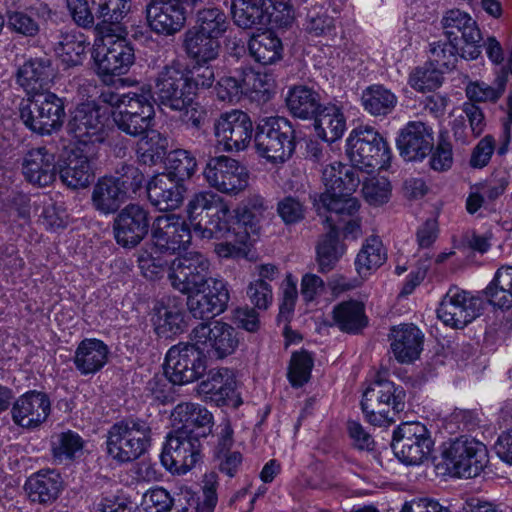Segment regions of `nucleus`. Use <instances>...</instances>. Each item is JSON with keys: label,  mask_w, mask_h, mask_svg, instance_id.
<instances>
[{"label": "nucleus", "mask_w": 512, "mask_h": 512, "mask_svg": "<svg viewBox=\"0 0 512 512\" xmlns=\"http://www.w3.org/2000/svg\"><path fill=\"white\" fill-rule=\"evenodd\" d=\"M187 219L194 232L203 239L227 233L225 222L233 218L228 202L213 191H200L186 205Z\"/></svg>", "instance_id": "obj_1"}, {"label": "nucleus", "mask_w": 512, "mask_h": 512, "mask_svg": "<svg viewBox=\"0 0 512 512\" xmlns=\"http://www.w3.org/2000/svg\"><path fill=\"white\" fill-rule=\"evenodd\" d=\"M346 153L357 169L366 173L386 169L391 151L384 138L370 126L353 129L346 140Z\"/></svg>", "instance_id": "obj_2"}, {"label": "nucleus", "mask_w": 512, "mask_h": 512, "mask_svg": "<svg viewBox=\"0 0 512 512\" xmlns=\"http://www.w3.org/2000/svg\"><path fill=\"white\" fill-rule=\"evenodd\" d=\"M192 497L188 490L172 496L166 489L155 487L148 490L143 496L142 505L147 512H167L172 507L186 510V502Z\"/></svg>", "instance_id": "obj_43"}, {"label": "nucleus", "mask_w": 512, "mask_h": 512, "mask_svg": "<svg viewBox=\"0 0 512 512\" xmlns=\"http://www.w3.org/2000/svg\"><path fill=\"white\" fill-rule=\"evenodd\" d=\"M249 52L255 61L263 64H272L282 57V43L280 39L270 32L253 36L248 44Z\"/></svg>", "instance_id": "obj_46"}, {"label": "nucleus", "mask_w": 512, "mask_h": 512, "mask_svg": "<svg viewBox=\"0 0 512 512\" xmlns=\"http://www.w3.org/2000/svg\"><path fill=\"white\" fill-rule=\"evenodd\" d=\"M65 116L62 99L53 93L37 94L22 106L20 117L31 131L45 135L60 129Z\"/></svg>", "instance_id": "obj_9"}, {"label": "nucleus", "mask_w": 512, "mask_h": 512, "mask_svg": "<svg viewBox=\"0 0 512 512\" xmlns=\"http://www.w3.org/2000/svg\"><path fill=\"white\" fill-rule=\"evenodd\" d=\"M145 14L148 26L158 35L173 36L186 23V9L176 0H150Z\"/></svg>", "instance_id": "obj_21"}, {"label": "nucleus", "mask_w": 512, "mask_h": 512, "mask_svg": "<svg viewBox=\"0 0 512 512\" xmlns=\"http://www.w3.org/2000/svg\"><path fill=\"white\" fill-rule=\"evenodd\" d=\"M97 18L104 23H120L130 9L129 0H91Z\"/></svg>", "instance_id": "obj_59"}, {"label": "nucleus", "mask_w": 512, "mask_h": 512, "mask_svg": "<svg viewBox=\"0 0 512 512\" xmlns=\"http://www.w3.org/2000/svg\"><path fill=\"white\" fill-rule=\"evenodd\" d=\"M52 69L49 61L30 59L17 72V82L28 94L37 95L51 81Z\"/></svg>", "instance_id": "obj_39"}, {"label": "nucleus", "mask_w": 512, "mask_h": 512, "mask_svg": "<svg viewBox=\"0 0 512 512\" xmlns=\"http://www.w3.org/2000/svg\"><path fill=\"white\" fill-rule=\"evenodd\" d=\"M152 240L159 252L173 254L187 248L191 231L180 215L164 214L156 217L152 224Z\"/></svg>", "instance_id": "obj_20"}, {"label": "nucleus", "mask_w": 512, "mask_h": 512, "mask_svg": "<svg viewBox=\"0 0 512 512\" xmlns=\"http://www.w3.org/2000/svg\"><path fill=\"white\" fill-rule=\"evenodd\" d=\"M137 143V153L144 164H155L166 154L168 140L160 132L147 129Z\"/></svg>", "instance_id": "obj_49"}, {"label": "nucleus", "mask_w": 512, "mask_h": 512, "mask_svg": "<svg viewBox=\"0 0 512 512\" xmlns=\"http://www.w3.org/2000/svg\"><path fill=\"white\" fill-rule=\"evenodd\" d=\"M173 426L178 431H185L189 436L207 437L213 426V416L199 404L185 402L178 404L171 414Z\"/></svg>", "instance_id": "obj_27"}, {"label": "nucleus", "mask_w": 512, "mask_h": 512, "mask_svg": "<svg viewBox=\"0 0 512 512\" xmlns=\"http://www.w3.org/2000/svg\"><path fill=\"white\" fill-rule=\"evenodd\" d=\"M186 192L185 186L171 177L159 174L147 185L148 199L160 211L175 210L180 207Z\"/></svg>", "instance_id": "obj_31"}, {"label": "nucleus", "mask_w": 512, "mask_h": 512, "mask_svg": "<svg viewBox=\"0 0 512 512\" xmlns=\"http://www.w3.org/2000/svg\"><path fill=\"white\" fill-rule=\"evenodd\" d=\"M88 43L80 33H65L61 35L56 52L67 66H77L82 63Z\"/></svg>", "instance_id": "obj_52"}, {"label": "nucleus", "mask_w": 512, "mask_h": 512, "mask_svg": "<svg viewBox=\"0 0 512 512\" xmlns=\"http://www.w3.org/2000/svg\"><path fill=\"white\" fill-rule=\"evenodd\" d=\"M445 37L459 41L462 46V58L474 60L481 54L482 39L479 28L471 16L459 9L448 10L442 18Z\"/></svg>", "instance_id": "obj_18"}, {"label": "nucleus", "mask_w": 512, "mask_h": 512, "mask_svg": "<svg viewBox=\"0 0 512 512\" xmlns=\"http://www.w3.org/2000/svg\"><path fill=\"white\" fill-rule=\"evenodd\" d=\"M151 441L149 424L139 418H127L114 423L107 435V453L119 463L138 459Z\"/></svg>", "instance_id": "obj_3"}, {"label": "nucleus", "mask_w": 512, "mask_h": 512, "mask_svg": "<svg viewBox=\"0 0 512 512\" xmlns=\"http://www.w3.org/2000/svg\"><path fill=\"white\" fill-rule=\"evenodd\" d=\"M478 304L469 292L451 287L437 308V317L446 326L462 329L479 316Z\"/></svg>", "instance_id": "obj_19"}, {"label": "nucleus", "mask_w": 512, "mask_h": 512, "mask_svg": "<svg viewBox=\"0 0 512 512\" xmlns=\"http://www.w3.org/2000/svg\"><path fill=\"white\" fill-rule=\"evenodd\" d=\"M116 174L117 176L112 177L117 186L124 192L126 199L130 198L132 194H136L143 185L144 175L133 165H122Z\"/></svg>", "instance_id": "obj_63"}, {"label": "nucleus", "mask_w": 512, "mask_h": 512, "mask_svg": "<svg viewBox=\"0 0 512 512\" xmlns=\"http://www.w3.org/2000/svg\"><path fill=\"white\" fill-rule=\"evenodd\" d=\"M342 248L338 243V230L330 229L317 246V259L322 272L333 268L342 255Z\"/></svg>", "instance_id": "obj_58"}, {"label": "nucleus", "mask_w": 512, "mask_h": 512, "mask_svg": "<svg viewBox=\"0 0 512 512\" xmlns=\"http://www.w3.org/2000/svg\"><path fill=\"white\" fill-rule=\"evenodd\" d=\"M441 457L451 474L463 478L476 477L488 463L486 446L466 436L443 443Z\"/></svg>", "instance_id": "obj_4"}, {"label": "nucleus", "mask_w": 512, "mask_h": 512, "mask_svg": "<svg viewBox=\"0 0 512 512\" xmlns=\"http://www.w3.org/2000/svg\"><path fill=\"white\" fill-rule=\"evenodd\" d=\"M316 206L329 229L336 230L341 222H345L347 217H353L360 208L359 201L352 195L342 196L335 192L322 193Z\"/></svg>", "instance_id": "obj_32"}, {"label": "nucleus", "mask_w": 512, "mask_h": 512, "mask_svg": "<svg viewBox=\"0 0 512 512\" xmlns=\"http://www.w3.org/2000/svg\"><path fill=\"white\" fill-rule=\"evenodd\" d=\"M149 214L138 204L123 208L114 221L117 243L124 247L138 245L148 233Z\"/></svg>", "instance_id": "obj_22"}, {"label": "nucleus", "mask_w": 512, "mask_h": 512, "mask_svg": "<svg viewBox=\"0 0 512 512\" xmlns=\"http://www.w3.org/2000/svg\"><path fill=\"white\" fill-rule=\"evenodd\" d=\"M11 413L17 425L24 428L38 427L50 413L49 398L42 392H27L15 401Z\"/></svg>", "instance_id": "obj_28"}, {"label": "nucleus", "mask_w": 512, "mask_h": 512, "mask_svg": "<svg viewBox=\"0 0 512 512\" xmlns=\"http://www.w3.org/2000/svg\"><path fill=\"white\" fill-rule=\"evenodd\" d=\"M267 205L259 195L247 198L242 211L233 215L231 221L236 225L235 234L239 242H249L252 236L258 234L259 222L263 218Z\"/></svg>", "instance_id": "obj_36"}, {"label": "nucleus", "mask_w": 512, "mask_h": 512, "mask_svg": "<svg viewBox=\"0 0 512 512\" xmlns=\"http://www.w3.org/2000/svg\"><path fill=\"white\" fill-rule=\"evenodd\" d=\"M196 167L197 161L189 151L177 149L171 151L167 156L168 173L166 175H171L172 178L182 183L195 173Z\"/></svg>", "instance_id": "obj_55"}, {"label": "nucleus", "mask_w": 512, "mask_h": 512, "mask_svg": "<svg viewBox=\"0 0 512 512\" xmlns=\"http://www.w3.org/2000/svg\"><path fill=\"white\" fill-rule=\"evenodd\" d=\"M386 261V253L379 237L371 236L366 239L359 251L355 266L361 277H367Z\"/></svg>", "instance_id": "obj_47"}, {"label": "nucleus", "mask_w": 512, "mask_h": 512, "mask_svg": "<svg viewBox=\"0 0 512 512\" xmlns=\"http://www.w3.org/2000/svg\"><path fill=\"white\" fill-rule=\"evenodd\" d=\"M315 129L317 135L326 142L340 139L346 130V119L338 106L329 104L316 114Z\"/></svg>", "instance_id": "obj_40"}, {"label": "nucleus", "mask_w": 512, "mask_h": 512, "mask_svg": "<svg viewBox=\"0 0 512 512\" xmlns=\"http://www.w3.org/2000/svg\"><path fill=\"white\" fill-rule=\"evenodd\" d=\"M152 99L151 87L149 85H143L138 91L125 94L119 111H132L136 114H143L141 110L146 111V113L155 112Z\"/></svg>", "instance_id": "obj_61"}, {"label": "nucleus", "mask_w": 512, "mask_h": 512, "mask_svg": "<svg viewBox=\"0 0 512 512\" xmlns=\"http://www.w3.org/2000/svg\"><path fill=\"white\" fill-rule=\"evenodd\" d=\"M286 105L290 113L300 119H310L321 109L319 94L303 85L289 89Z\"/></svg>", "instance_id": "obj_41"}, {"label": "nucleus", "mask_w": 512, "mask_h": 512, "mask_svg": "<svg viewBox=\"0 0 512 512\" xmlns=\"http://www.w3.org/2000/svg\"><path fill=\"white\" fill-rule=\"evenodd\" d=\"M333 319L341 331L357 333L366 325L364 306L358 301H344L333 309Z\"/></svg>", "instance_id": "obj_45"}, {"label": "nucleus", "mask_w": 512, "mask_h": 512, "mask_svg": "<svg viewBox=\"0 0 512 512\" xmlns=\"http://www.w3.org/2000/svg\"><path fill=\"white\" fill-rule=\"evenodd\" d=\"M168 278L173 288L181 293L199 291L209 280L212 282L210 262L200 252H186L171 262Z\"/></svg>", "instance_id": "obj_11"}, {"label": "nucleus", "mask_w": 512, "mask_h": 512, "mask_svg": "<svg viewBox=\"0 0 512 512\" xmlns=\"http://www.w3.org/2000/svg\"><path fill=\"white\" fill-rule=\"evenodd\" d=\"M111 111L88 101L81 103L74 110L67 125V132L78 145L88 148L96 143H103L108 136V121Z\"/></svg>", "instance_id": "obj_7"}, {"label": "nucleus", "mask_w": 512, "mask_h": 512, "mask_svg": "<svg viewBox=\"0 0 512 512\" xmlns=\"http://www.w3.org/2000/svg\"><path fill=\"white\" fill-rule=\"evenodd\" d=\"M96 73L103 82L126 74L135 60L134 49L124 38L106 36L93 51Z\"/></svg>", "instance_id": "obj_8"}, {"label": "nucleus", "mask_w": 512, "mask_h": 512, "mask_svg": "<svg viewBox=\"0 0 512 512\" xmlns=\"http://www.w3.org/2000/svg\"><path fill=\"white\" fill-rule=\"evenodd\" d=\"M202 174L208 186L222 194L237 195L248 186L247 169L225 155L209 158Z\"/></svg>", "instance_id": "obj_12"}, {"label": "nucleus", "mask_w": 512, "mask_h": 512, "mask_svg": "<svg viewBox=\"0 0 512 512\" xmlns=\"http://www.w3.org/2000/svg\"><path fill=\"white\" fill-rule=\"evenodd\" d=\"M313 367V359L306 352L294 353L291 358L288 377L294 387H301L308 382Z\"/></svg>", "instance_id": "obj_62"}, {"label": "nucleus", "mask_w": 512, "mask_h": 512, "mask_svg": "<svg viewBox=\"0 0 512 512\" xmlns=\"http://www.w3.org/2000/svg\"><path fill=\"white\" fill-rule=\"evenodd\" d=\"M205 356L195 342L171 347L165 358V375L173 384L183 385L198 380L206 371Z\"/></svg>", "instance_id": "obj_10"}, {"label": "nucleus", "mask_w": 512, "mask_h": 512, "mask_svg": "<svg viewBox=\"0 0 512 512\" xmlns=\"http://www.w3.org/2000/svg\"><path fill=\"white\" fill-rule=\"evenodd\" d=\"M263 0H232L231 13L234 23L243 29L267 24V14L262 7Z\"/></svg>", "instance_id": "obj_44"}, {"label": "nucleus", "mask_w": 512, "mask_h": 512, "mask_svg": "<svg viewBox=\"0 0 512 512\" xmlns=\"http://www.w3.org/2000/svg\"><path fill=\"white\" fill-rule=\"evenodd\" d=\"M152 323L159 337L171 338L186 329L185 312L176 298L163 299L154 306Z\"/></svg>", "instance_id": "obj_30"}, {"label": "nucleus", "mask_w": 512, "mask_h": 512, "mask_svg": "<svg viewBox=\"0 0 512 512\" xmlns=\"http://www.w3.org/2000/svg\"><path fill=\"white\" fill-rule=\"evenodd\" d=\"M155 95L160 106L174 110H183L194 97L190 90L187 73L178 65L163 67L155 78Z\"/></svg>", "instance_id": "obj_15"}, {"label": "nucleus", "mask_w": 512, "mask_h": 512, "mask_svg": "<svg viewBox=\"0 0 512 512\" xmlns=\"http://www.w3.org/2000/svg\"><path fill=\"white\" fill-rule=\"evenodd\" d=\"M443 82L442 71L432 65L415 68L408 78V84L416 91L425 93L434 91Z\"/></svg>", "instance_id": "obj_57"}, {"label": "nucleus", "mask_w": 512, "mask_h": 512, "mask_svg": "<svg viewBox=\"0 0 512 512\" xmlns=\"http://www.w3.org/2000/svg\"><path fill=\"white\" fill-rule=\"evenodd\" d=\"M361 407L370 424L389 425L405 408V392L391 381H376L365 390Z\"/></svg>", "instance_id": "obj_5"}, {"label": "nucleus", "mask_w": 512, "mask_h": 512, "mask_svg": "<svg viewBox=\"0 0 512 512\" xmlns=\"http://www.w3.org/2000/svg\"><path fill=\"white\" fill-rule=\"evenodd\" d=\"M201 442L197 436H189L185 431L169 433L161 453L162 464L171 472L185 474L200 459Z\"/></svg>", "instance_id": "obj_16"}, {"label": "nucleus", "mask_w": 512, "mask_h": 512, "mask_svg": "<svg viewBox=\"0 0 512 512\" xmlns=\"http://www.w3.org/2000/svg\"><path fill=\"white\" fill-rule=\"evenodd\" d=\"M484 292L491 305L502 310L512 308V267H500Z\"/></svg>", "instance_id": "obj_42"}, {"label": "nucleus", "mask_w": 512, "mask_h": 512, "mask_svg": "<svg viewBox=\"0 0 512 512\" xmlns=\"http://www.w3.org/2000/svg\"><path fill=\"white\" fill-rule=\"evenodd\" d=\"M262 7L267 14V24L286 27L294 20V9L290 0H263Z\"/></svg>", "instance_id": "obj_60"}, {"label": "nucleus", "mask_w": 512, "mask_h": 512, "mask_svg": "<svg viewBox=\"0 0 512 512\" xmlns=\"http://www.w3.org/2000/svg\"><path fill=\"white\" fill-rule=\"evenodd\" d=\"M361 99L364 109L374 116L391 113L397 104V97L382 85L368 87Z\"/></svg>", "instance_id": "obj_48"}, {"label": "nucleus", "mask_w": 512, "mask_h": 512, "mask_svg": "<svg viewBox=\"0 0 512 512\" xmlns=\"http://www.w3.org/2000/svg\"><path fill=\"white\" fill-rule=\"evenodd\" d=\"M241 82L243 95L258 101H266L273 88V81L267 74L253 70L245 71Z\"/></svg>", "instance_id": "obj_56"}, {"label": "nucleus", "mask_w": 512, "mask_h": 512, "mask_svg": "<svg viewBox=\"0 0 512 512\" xmlns=\"http://www.w3.org/2000/svg\"><path fill=\"white\" fill-rule=\"evenodd\" d=\"M462 44L459 41L439 40L430 44V60L436 67L441 69H451L455 67L458 56L462 57Z\"/></svg>", "instance_id": "obj_54"}, {"label": "nucleus", "mask_w": 512, "mask_h": 512, "mask_svg": "<svg viewBox=\"0 0 512 512\" xmlns=\"http://www.w3.org/2000/svg\"><path fill=\"white\" fill-rule=\"evenodd\" d=\"M396 142L405 160H422L432 151L433 129L421 121H410L401 129Z\"/></svg>", "instance_id": "obj_24"}, {"label": "nucleus", "mask_w": 512, "mask_h": 512, "mask_svg": "<svg viewBox=\"0 0 512 512\" xmlns=\"http://www.w3.org/2000/svg\"><path fill=\"white\" fill-rule=\"evenodd\" d=\"M63 184L72 189L87 187L94 179L93 151L76 146L71 149L59 170Z\"/></svg>", "instance_id": "obj_26"}, {"label": "nucleus", "mask_w": 512, "mask_h": 512, "mask_svg": "<svg viewBox=\"0 0 512 512\" xmlns=\"http://www.w3.org/2000/svg\"><path fill=\"white\" fill-rule=\"evenodd\" d=\"M226 14L218 8H205L197 12L193 29L219 40L229 28Z\"/></svg>", "instance_id": "obj_50"}, {"label": "nucleus", "mask_w": 512, "mask_h": 512, "mask_svg": "<svg viewBox=\"0 0 512 512\" xmlns=\"http://www.w3.org/2000/svg\"><path fill=\"white\" fill-rule=\"evenodd\" d=\"M83 448L84 440L71 430L55 434L51 440L52 455L59 462L73 460L82 453Z\"/></svg>", "instance_id": "obj_51"}, {"label": "nucleus", "mask_w": 512, "mask_h": 512, "mask_svg": "<svg viewBox=\"0 0 512 512\" xmlns=\"http://www.w3.org/2000/svg\"><path fill=\"white\" fill-rule=\"evenodd\" d=\"M92 205L101 214L115 213L127 200L124 192L114 181L112 176H104L98 179L92 191Z\"/></svg>", "instance_id": "obj_38"}, {"label": "nucleus", "mask_w": 512, "mask_h": 512, "mask_svg": "<svg viewBox=\"0 0 512 512\" xmlns=\"http://www.w3.org/2000/svg\"><path fill=\"white\" fill-rule=\"evenodd\" d=\"M187 307L193 317L209 319L222 313L229 301V292L224 281L212 279V285H208V292L204 288L199 291L187 293Z\"/></svg>", "instance_id": "obj_25"}, {"label": "nucleus", "mask_w": 512, "mask_h": 512, "mask_svg": "<svg viewBox=\"0 0 512 512\" xmlns=\"http://www.w3.org/2000/svg\"><path fill=\"white\" fill-rule=\"evenodd\" d=\"M141 112L143 114L132 111H111V115L121 131L131 136H140L150 128L155 115V112L146 113L143 110Z\"/></svg>", "instance_id": "obj_53"}, {"label": "nucleus", "mask_w": 512, "mask_h": 512, "mask_svg": "<svg viewBox=\"0 0 512 512\" xmlns=\"http://www.w3.org/2000/svg\"><path fill=\"white\" fill-rule=\"evenodd\" d=\"M198 392L218 406L238 407L242 400L236 391V378L232 370L220 368L210 370L206 379L198 385Z\"/></svg>", "instance_id": "obj_23"}, {"label": "nucleus", "mask_w": 512, "mask_h": 512, "mask_svg": "<svg viewBox=\"0 0 512 512\" xmlns=\"http://www.w3.org/2000/svg\"><path fill=\"white\" fill-rule=\"evenodd\" d=\"M205 358L223 359L231 355L238 347L239 340L235 329L223 322L200 323L191 333Z\"/></svg>", "instance_id": "obj_13"}, {"label": "nucleus", "mask_w": 512, "mask_h": 512, "mask_svg": "<svg viewBox=\"0 0 512 512\" xmlns=\"http://www.w3.org/2000/svg\"><path fill=\"white\" fill-rule=\"evenodd\" d=\"M63 488V480L55 470H40L31 475L25 483V489L32 502L50 504L54 502Z\"/></svg>", "instance_id": "obj_35"}, {"label": "nucleus", "mask_w": 512, "mask_h": 512, "mask_svg": "<svg viewBox=\"0 0 512 512\" xmlns=\"http://www.w3.org/2000/svg\"><path fill=\"white\" fill-rule=\"evenodd\" d=\"M294 129L284 117L262 119L255 134L257 152L268 161L284 162L291 157L295 149Z\"/></svg>", "instance_id": "obj_6"}, {"label": "nucleus", "mask_w": 512, "mask_h": 512, "mask_svg": "<svg viewBox=\"0 0 512 512\" xmlns=\"http://www.w3.org/2000/svg\"><path fill=\"white\" fill-rule=\"evenodd\" d=\"M392 446L401 462L419 465L428 458L433 442L425 425L408 422L394 431Z\"/></svg>", "instance_id": "obj_14"}, {"label": "nucleus", "mask_w": 512, "mask_h": 512, "mask_svg": "<svg viewBox=\"0 0 512 512\" xmlns=\"http://www.w3.org/2000/svg\"><path fill=\"white\" fill-rule=\"evenodd\" d=\"M391 351L400 363H411L422 351L423 334L413 324L394 326L389 334Z\"/></svg>", "instance_id": "obj_33"}, {"label": "nucleus", "mask_w": 512, "mask_h": 512, "mask_svg": "<svg viewBox=\"0 0 512 512\" xmlns=\"http://www.w3.org/2000/svg\"><path fill=\"white\" fill-rule=\"evenodd\" d=\"M220 42L207 34L189 28L184 33L183 48L187 56L196 64H207L219 56Z\"/></svg>", "instance_id": "obj_37"}, {"label": "nucleus", "mask_w": 512, "mask_h": 512, "mask_svg": "<svg viewBox=\"0 0 512 512\" xmlns=\"http://www.w3.org/2000/svg\"><path fill=\"white\" fill-rule=\"evenodd\" d=\"M109 353L108 346L102 340L86 338L78 344L73 363L81 375H93L107 364Z\"/></svg>", "instance_id": "obj_34"}, {"label": "nucleus", "mask_w": 512, "mask_h": 512, "mask_svg": "<svg viewBox=\"0 0 512 512\" xmlns=\"http://www.w3.org/2000/svg\"><path fill=\"white\" fill-rule=\"evenodd\" d=\"M25 179L38 187H46L56 179L55 155L46 147L30 149L22 161Z\"/></svg>", "instance_id": "obj_29"}, {"label": "nucleus", "mask_w": 512, "mask_h": 512, "mask_svg": "<svg viewBox=\"0 0 512 512\" xmlns=\"http://www.w3.org/2000/svg\"><path fill=\"white\" fill-rule=\"evenodd\" d=\"M252 132L249 115L237 109L222 113L214 123L216 141L226 152L245 150L251 142Z\"/></svg>", "instance_id": "obj_17"}, {"label": "nucleus", "mask_w": 512, "mask_h": 512, "mask_svg": "<svg viewBox=\"0 0 512 512\" xmlns=\"http://www.w3.org/2000/svg\"><path fill=\"white\" fill-rule=\"evenodd\" d=\"M363 195L371 205H382L389 200L391 193L390 182L384 178H373L363 184Z\"/></svg>", "instance_id": "obj_64"}]
</instances>
